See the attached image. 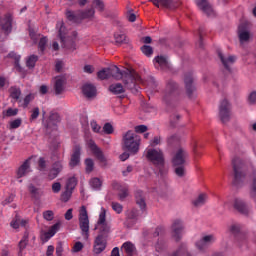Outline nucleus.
I'll list each match as a JSON object with an SVG mask.
<instances>
[{
	"label": "nucleus",
	"instance_id": "obj_1",
	"mask_svg": "<svg viewBox=\"0 0 256 256\" xmlns=\"http://www.w3.org/2000/svg\"><path fill=\"white\" fill-rule=\"evenodd\" d=\"M98 79L101 81H105V79H109L113 77L116 81L122 80L126 89H135V82L141 81V76L135 70H125L121 72V70L114 66L112 68H103L97 73Z\"/></svg>",
	"mask_w": 256,
	"mask_h": 256
},
{
	"label": "nucleus",
	"instance_id": "obj_2",
	"mask_svg": "<svg viewBox=\"0 0 256 256\" xmlns=\"http://www.w3.org/2000/svg\"><path fill=\"white\" fill-rule=\"evenodd\" d=\"M122 145L125 151H129V153L139 152V147L141 145V138L135 134L133 131H127L122 138Z\"/></svg>",
	"mask_w": 256,
	"mask_h": 256
},
{
	"label": "nucleus",
	"instance_id": "obj_3",
	"mask_svg": "<svg viewBox=\"0 0 256 256\" xmlns=\"http://www.w3.org/2000/svg\"><path fill=\"white\" fill-rule=\"evenodd\" d=\"M146 159L151 161L158 169L165 167V155L163 154V150L159 148H147Z\"/></svg>",
	"mask_w": 256,
	"mask_h": 256
},
{
	"label": "nucleus",
	"instance_id": "obj_4",
	"mask_svg": "<svg viewBox=\"0 0 256 256\" xmlns=\"http://www.w3.org/2000/svg\"><path fill=\"white\" fill-rule=\"evenodd\" d=\"M78 223L81 231V235L84 241L89 239V213L87 212V207L81 206L78 214Z\"/></svg>",
	"mask_w": 256,
	"mask_h": 256
},
{
	"label": "nucleus",
	"instance_id": "obj_5",
	"mask_svg": "<svg viewBox=\"0 0 256 256\" xmlns=\"http://www.w3.org/2000/svg\"><path fill=\"white\" fill-rule=\"evenodd\" d=\"M232 165L234 169V183L237 184L239 181H243L245 175H247V162L241 158H234Z\"/></svg>",
	"mask_w": 256,
	"mask_h": 256
},
{
	"label": "nucleus",
	"instance_id": "obj_6",
	"mask_svg": "<svg viewBox=\"0 0 256 256\" xmlns=\"http://www.w3.org/2000/svg\"><path fill=\"white\" fill-rule=\"evenodd\" d=\"M95 229L99 231L98 235H103L104 237L111 233V224L107 222V210L104 207L100 210Z\"/></svg>",
	"mask_w": 256,
	"mask_h": 256
},
{
	"label": "nucleus",
	"instance_id": "obj_7",
	"mask_svg": "<svg viewBox=\"0 0 256 256\" xmlns=\"http://www.w3.org/2000/svg\"><path fill=\"white\" fill-rule=\"evenodd\" d=\"M189 158V152L184 148H179L174 152L172 157L173 167H179V165H185V161Z\"/></svg>",
	"mask_w": 256,
	"mask_h": 256
},
{
	"label": "nucleus",
	"instance_id": "obj_8",
	"mask_svg": "<svg viewBox=\"0 0 256 256\" xmlns=\"http://www.w3.org/2000/svg\"><path fill=\"white\" fill-rule=\"evenodd\" d=\"M219 115L222 123H227L231 118V103L227 100H223L220 104Z\"/></svg>",
	"mask_w": 256,
	"mask_h": 256
},
{
	"label": "nucleus",
	"instance_id": "obj_9",
	"mask_svg": "<svg viewBox=\"0 0 256 256\" xmlns=\"http://www.w3.org/2000/svg\"><path fill=\"white\" fill-rule=\"evenodd\" d=\"M107 249V236L98 235L94 240L93 251L96 255L103 253Z\"/></svg>",
	"mask_w": 256,
	"mask_h": 256
},
{
	"label": "nucleus",
	"instance_id": "obj_10",
	"mask_svg": "<svg viewBox=\"0 0 256 256\" xmlns=\"http://www.w3.org/2000/svg\"><path fill=\"white\" fill-rule=\"evenodd\" d=\"M57 27H60L59 29V37L61 39L62 47H65L66 49H68L69 51H75L76 47H75V41L67 38L65 39V37H63V29H65V26L63 25V22H60L57 24Z\"/></svg>",
	"mask_w": 256,
	"mask_h": 256
},
{
	"label": "nucleus",
	"instance_id": "obj_11",
	"mask_svg": "<svg viewBox=\"0 0 256 256\" xmlns=\"http://www.w3.org/2000/svg\"><path fill=\"white\" fill-rule=\"evenodd\" d=\"M185 233V225L181 220H175L172 224V235L176 241H179Z\"/></svg>",
	"mask_w": 256,
	"mask_h": 256
},
{
	"label": "nucleus",
	"instance_id": "obj_12",
	"mask_svg": "<svg viewBox=\"0 0 256 256\" xmlns=\"http://www.w3.org/2000/svg\"><path fill=\"white\" fill-rule=\"evenodd\" d=\"M238 37L241 44L247 43L251 39V30H249V25L240 24L238 27Z\"/></svg>",
	"mask_w": 256,
	"mask_h": 256
},
{
	"label": "nucleus",
	"instance_id": "obj_13",
	"mask_svg": "<svg viewBox=\"0 0 256 256\" xmlns=\"http://www.w3.org/2000/svg\"><path fill=\"white\" fill-rule=\"evenodd\" d=\"M67 78L64 75L56 76L53 80L54 83V91L56 95H61L63 91H65V83Z\"/></svg>",
	"mask_w": 256,
	"mask_h": 256
},
{
	"label": "nucleus",
	"instance_id": "obj_14",
	"mask_svg": "<svg viewBox=\"0 0 256 256\" xmlns=\"http://www.w3.org/2000/svg\"><path fill=\"white\" fill-rule=\"evenodd\" d=\"M155 7H164L165 9H177L179 2L175 0H149Z\"/></svg>",
	"mask_w": 256,
	"mask_h": 256
},
{
	"label": "nucleus",
	"instance_id": "obj_15",
	"mask_svg": "<svg viewBox=\"0 0 256 256\" xmlns=\"http://www.w3.org/2000/svg\"><path fill=\"white\" fill-rule=\"evenodd\" d=\"M112 187H113L114 191L118 192V197H119L120 201H123V199H126L128 197L129 188L127 187V185H123L121 183L114 182L112 184Z\"/></svg>",
	"mask_w": 256,
	"mask_h": 256
},
{
	"label": "nucleus",
	"instance_id": "obj_16",
	"mask_svg": "<svg viewBox=\"0 0 256 256\" xmlns=\"http://www.w3.org/2000/svg\"><path fill=\"white\" fill-rule=\"evenodd\" d=\"M88 147L92 151V153L95 154L97 159H99V161H101L102 163H105L107 161V159L105 158V155H103V152L101 151V148H98L95 141L93 140L88 141Z\"/></svg>",
	"mask_w": 256,
	"mask_h": 256
},
{
	"label": "nucleus",
	"instance_id": "obj_17",
	"mask_svg": "<svg viewBox=\"0 0 256 256\" xmlns=\"http://www.w3.org/2000/svg\"><path fill=\"white\" fill-rule=\"evenodd\" d=\"M31 173V159L26 160L17 170L16 177L21 179V177H26Z\"/></svg>",
	"mask_w": 256,
	"mask_h": 256
},
{
	"label": "nucleus",
	"instance_id": "obj_18",
	"mask_svg": "<svg viewBox=\"0 0 256 256\" xmlns=\"http://www.w3.org/2000/svg\"><path fill=\"white\" fill-rule=\"evenodd\" d=\"M196 5L201 11H203V13H206L208 17H213V15H215L213 8L207 0H196Z\"/></svg>",
	"mask_w": 256,
	"mask_h": 256
},
{
	"label": "nucleus",
	"instance_id": "obj_19",
	"mask_svg": "<svg viewBox=\"0 0 256 256\" xmlns=\"http://www.w3.org/2000/svg\"><path fill=\"white\" fill-rule=\"evenodd\" d=\"M79 163H81V146H75L71 155L69 165L70 167H77Z\"/></svg>",
	"mask_w": 256,
	"mask_h": 256
},
{
	"label": "nucleus",
	"instance_id": "obj_20",
	"mask_svg": "<svg viewBox=\"0 0 256 256\" xmlns=\"http://www.w3.org/2000/svg\"><path fill=\"white\" fill-rule=\"evenodd\" d=\"M177 89V83H175L174 81H170L167 86H166V91L164 94V101L166 103L169 102V99H173L174 95L173 93H175V90Z\"/></svg>",
	"mask_w": 256,
	"mask_h": 256
},
{
	"label": "nucleus",
	"instance_id": "obj_21",
	"mask_svg": "<svg viewBox=\"0 0 256 256\" xmlns=\"http://www.w3.org/2000/svg\"><path fill=\"white\" fill-rule=\"evenodd\" d=\"M153 63L156 69H162L163 71H165V69H169V62L165 56L155 57Z\"/></svg>",
	"mask_w": 256,
	"mask_h": 256
},
{
	"label": "nucleus",
	"instance_id": "obj_22",
	"mask_svg": "<svg viewBox=\"0 0 256 256\" xmlns=\"http://www.w3.org/2000/svg\"><path fill=\"white\" fill-rule=\"evenodd\" d=\"M234 209L243 215H247V213H249V206L239 198L234 199Z\"/></svg>",
	"mask_w": 256,
	"mask_h": 256
},
{
	"label": "nucleus",
	"instance_id": "obj_23",
	"mask_svg": "<svg viewBox=\"0 0 256 256\" xmlns=\"http://www.w3.org/2000/svg\"><path fill=\"white\" fill-rule=\"evenodd\" d=\"M184 83L188 97H193V94L195 93V86H193V77L191 75L185 76Z\"/></svg>",
	"mask_w": 256,
	"mask_h": 256
},
{
	"label": "nucleus",
	"instance_id": "obj_24",
	"mask_svg": "<svg viewBox=\"0 0 256 256\" xmlns=\"http://www.w3.org/2000/svg\"><path fill=\"white\" fill-rule=\"evenodd\" d=\"M61 229V222H57L48 229L47 232H44L43 237L45 241H49L51 237H55L56 233Z\"/></svg>",
	"mask_w": 256,
	"mask_h": 256
},
{
	"label": "nucleus",
	"instance_id": "obj_25",
	"mask_svg": "<svg viewBox=\"0 0 256 256\" xmlns=\"http://www.w3.org/2000/svg\"><path fill=\"white\" fill-rule=\"evenodd\" d=\"M219 58L221 60V62L223 63L225 69H229V67H231V65H233V63H235V61H237V58L235 56H224L223 53L219 52L218 53Z\"/></svg>",
	"mask_w": 256,
	"mask_h": 256
},
{
	"label": "nucleus",
	"instance_id": "obj_26",
	"mask_svg": "<svg viewBox=\"0 0 256 256\" xmlns=\"http://www.w3.org/2000/svg\"><path fill=\"white\" fill-rule=\"evenodd\" d=\"M82 93L85 95V97L91 99V97H95V95H97V88H95L93 84H85L82 87Z\"/></svg>",
	"mask_w": 256,
	"mask_h": 256
},
{
	"label": "nucleus",
	"instance_id": "obj_27",
	"mask_svg": "<svg viewBox=\"0 0 256 256\" xmlns=\"http://www.w3.org/2000/svg\"><path fill=\"white\" fill-rule=\"evenodd\" d=\"M29 220L22 219L19 216H16L11 222L10 226L12 229H19V227H27Z\"/></svg>",
	"mask_w": 256,
	"mask_h": 256
},
{
	"label": "nucleus",
	"instance_id": "obj_28",
	"mask_svg": "<svg viewBox=\"0 0 256 256\" xmlns=\"http://www.w3.org/2000/svg\"><path fill=\"white\" fill-rule=\"evenodd\" d=\"M12 23L13 18L11 17V14H7L2 21V29L5 31V33H9L12 29Z\"/></svg>",
	"mask_w": 256,
	"mask_h": 256
},
{
	"label": "nucleus",
	"instance_id": "obj_29",
	"mask_svg": "<svg viewBox=\"0 0 256 256\" xmlns=\"http://www.w3.org/2000/svg\"><path fill=\"white\" fill-rule=\"evenodd\" d=\"M122 251L126 253L128 256H133L134 253H136L137 248H135V244L131 242H125L122 245Z\"/></svg>",
	"mask_w": 256,
	"mask_h": 256
},
{
	"label": "nucleus",
	"instance_id": "obj_30",
	"mask_svg": "<svg viewBox=\"0 0 256 256\" xmlns=\"http://www.w3.org/2000/svg\"><path fill=\"white\" fill-rule=\"evenodd\" d=\"M252 184L250 185V196L256 201V171L252 170L251 172Z\"/></svg>",
	"mask_w": 256,
	"mask_h": 256
},
{
	"label": "nucleus",
	"instance_id": "obj_31",
	"mask_svg": "<svg viewBox=\"0 0 256 256\" xmlns=\"http://www.w3.org/2000/svg\"><path fill=\"white\" fill-rule=\"evenodd\" d=\"M109 91L114 95H121V93H125V88L120 83H117L110 85Z\"/></svg>",
	"mask_w": 256,
	"mask_h": 256
},
{
	"label": "nucleus",
	"instance_id": "obj_32",
	"mask_svg": "<svg viewBox=\"0 0 256 256\" xmlns=\"http://www.w3.org/2000/svg\"><path fill=\"white\" fill-rule=\"evenodd\" d=\"M192 203L194 207H203V204L207 203V194H200Z\"/></svg>",
	"mask_w": 256,
	"mask_h": 256
},
{
	"label": "nucleus",
	"instance_id": "obj_33",
	"mask_svg": "<svg viewBox=\"0 0 256 256\" xmlns=\"http://www.w3.org/2000/svg\"><path fill=\"white\" fill-rule=\"evenodd\" d=\"M136 203L140 207L141 211H146L147 203L145 202V198L141 195V192L136 194Z\"/></svg>",
	"mask_w": 256,
	"mask_h": 256
},
{
	"label": "nucleus",
	"instance_id": "obj_34",
	"mask_svg": "<svg viewBox=\"0 0 256 256\" xmlns=\"http://www.w3.org/2000/svg\"><path fill=\"white\" fill-rule=\"evenodd\" d=\"M195 247L200 253H205V250L209 247L203 237L195 242Z\"/></svg>",
	"mask_w": 256,
	"mask_h": 256
},
{
	"label": "nucleus",
	"instance_id": "obj_35",
	"mask_svg": "<svg viewBox=\"0 0 256 256\" xmlns=\"http://www.w3.org/2000/svg\"><path fill=\"white\" fill-rule=\"evenodd\" d=\"M37 61H39V57L37 55H30L27 59H26V66L29 69H33V67H35V63H37Z\"/></svg>",
	"mask_w": 256,
	"mask_h": 256
},
{
	"label": "nucleus",
	"instance_id": "obj_36",
	"mask_svg": "<svg viewBox=\"0 0 256 256\" xmlns=\"http://www.w3.org/2000/svg\"><path fill=\"white\" fill-rule=\"evenodd\" d=\"M103 185V182L99 178H92L90 180V187L94 189V191H99L101 189V186Z\"/></svg>",
	"mask_w": 256,
	"mask_h": 256
},
{
	"label": "nucleus",
	"instance_id": "obj_37",
	"mask_svg": "<svg viewBox=\"0 0 256 256\" xmlns=\"http://www.w3.org/2000/svg\"><path fill=\"white\" fill-rule=\"evenodd\" d=\"M202 239H204L208 247L209 245H213V243L217 241V237L215 236V234H205L202 236Z\"/></svg>",
	"mask_w": 256,
	"mask_h": 256
},
{
	"label": "nucleus",
	"instance_id": "obj_38",
	"mask_svg": "<svg viewBox=\"0 0 256 256\" xmlns=\"http://www.w3.org/2000/svg\"><path fill=\"white\" fill-rule=\"evenodd\" d=\"M10 97L12 99H15L16 101H19V99L21 98V89H19L17 87H11L10 88Z\"/></svg>",
	"mask_w": 256,
	"mask_h": 256
},
{
	"label": "nucleus",
	"instance_id": "obj_39",
	"mask_svg": "<svg viewBox=\"0 0 256 256\" xmlns=\"http://www.w3.org/2000/svg\"><path fill=\"white\" fill-rule=\"evenodd\" d=\"M23 123V120L21 118H17L14 120H11L8 124V129H19L21 127V124Z\"/></svg>",
	"mask_w": 256,
	"mask_h": 256
},
{
	"label": "nucleus",
	"instance_id": "obj_40",
	"mask_svg": "<svg viewBox=\"0 0 256 256\" xmlns=\"http://www.w3.org/2000/svg\"><path fill=\"white\" fill-rule=\"evenodd\" d=\"M77 187V178L71 177L67 180L65 189H68L69 191H73Z\"/></svg>",
	"mask_w": 256,
	"mask_h": 256
},
{
	"label": "nucleus",
	"instance_id": "obj_41",
	"mask_svg": "<svg viewBox=\"0 0 256 256\" xmlns=\"http://www.w3.org/2000/svg\"><path fill=\"white\" fill-rule=\"evenodd\" d=\"M72 195H73V191L65 188V191L62 192L60 199L64 203H67V201H69V199H71Z\"/></svg>",
	"mask_w": 256,
	"mask_h": 256
},
{
	"label": "nucleus",
	"instance_id": "obj_42",
	"mask_svg": "<svg viewBox=\"0 0 256 256\" xmlns=\"http://www.w3.org/2000/svg\"><path fill=\"white\" fill-rule=\"evenodd\" d=\"M19 113V109L17 108H8L7 110H5L3 112V116L4 117H15L16 115H18Z\"/></svg>",
	"mask_w": 256,
	"mask_h": 256
},
{
	"label": "nucleus",
	"instance_id": "obj_43",
	"mask_svg": "<svg viewBox=\"0 0 256 256\" xmlns=\"http://www.w3.org/2000/svg\"><path fill=\"white\" fill-rule=\"evenodd\" d=\"M90 127L94 133H99L100 135L103 134V131L101 129V125L97 124V121L92 120L90 122Z\"/></svg>",
	"mask_w": 256,
	"mask_h": 256
},
{
	"label": "nucleus",
	"instance_id": "obj_44",
	"mask_svg": "<svg viewBox=\"0 0 256 256\" xmlns=\"http://www.w3.org/2000/svg\"><path fill=\"white\" fill-rule=\"evenodd\" d=\"M83 247H85V245H83V242L77 241V242L74 243L71 251L73 253H80V251H83Z\"/></svg>",
	"mask_w": 256,
	"mask_h": 256
},
{
	"label": "nucleus",
	"instance_id": "obj_45",
	"mask_svg": "<svg viewBox=\"0 0 256 256\" xmlns=\"http://www.w3.org/2000/svg\"><path fill=\"white\" fill-rule=\"evenodd\" d=\"M174 172L177 175V177H184L185 176V166L184 165L174 166Z\"/></svg>",
	"mask_w": 256,
	"mask_h": 256
},
{
	"label": "nucleus",
	"instance_id": "obj_46",
	"mask_svg": "<svg viewBox=\"0 0 256 256\" xmlns=\"http://www.w3.org/2000/svg\"><path fill=\"white\" fill-rule=\"evenodd\" d=\"M85 165H86V172L91 173L95 167V163L91 158H87L85 160Z\"/></svg>",
	"mask_w": 256,
	"mask_h": 256
},
{
	"label": "nucleus",
	"instance_id": "obj_47",
	"mask_svg": "<svg viewBox=\"0 0 256 256\" xmlns=\"http://www.w3.org/2000/svg\"><path fill=\"white\" fill-rule=\"evenodd\" d=\"M126 215L128 219H137V217H139V210L137 209L128 210L126 212Z\"/></svg>",
	"mask_w": 256,
	"mask_h": 256
},
{
	"label": "nucleus",
	"instance_id": "obj_48",
	"mask_svg": "<svg viewBox=\"0 0 256 256\" xmlns=\"http://www.w3.org/2000/svg\"><path fill=\"white\" fill-rule=\"evenodd\" d=\"M112 209L113 211H115V213H117L118 215L123 213V205H121L118 202H112Z\"/></svg>",
	"mask_w": 256,
	"mask_h": 256
},
{
	"label": "nucleus",
	"instance_id": "obj_49",
	"mask_svg": "<svg viewBox=\"0 0 256 256\" xmlns=\"http://www.w3.org/2000/svg\"><path fill=\"white\" fill-rule=\"evenodd\" d=\"M141 51L147 57H151V55H153V48L151 46L144 45L141 47Z\"/></svg>",
	"mask_w": 256,
	"mask_h": 256
},
{
	"label": "nucleus",
	"instance_id": "obj_50",
	"mask_svg": "<svg viewBox=\"0 0 256 256\" xmlns=\"http://www.w3.org/2000/svg\"><path fill=\"white\" fill-rule=\"evenodd\" d=\"M33 99H35V94H28L23 100L22 107H24V109L28 107L29 103L33 101Z\"/></svg>",
	"mask_w": 256,
	"mask_h": 256
},
{
	"label": "nucleus",
	"instance_id": "obj_51",
	"mask_svg": "<svg viewBox=\"0 0 256 256\" xmlns=\"http://www.w3.org/2000/svg\"><path fill=\"white\" fill-rule=\"evenodd\" d=\"M43 218L46 221H53V219H55V213H53L51 210L45 211L43 212Z\"/></svg>",
	"mask_w": 256,
	"mask_h": 256
},
{
	"label": "nucleus",
	"instance_id": "obj_52",
	"mask_svg": "<svg viewBox=\"0 0 256 256\" xmlns=\"http://www.w3.org/2000/svg\"><path fill=\"white\" fill-rule=\"evenodd\" d=\"M102 133H105L106 135H111V133H113V125H111V123L104 124Z\"/></svg>",
	"mask_w": 256,
	"mask_h": 256
},
{
	"label": "nucleus",
	"instance_id": "obj_53",
	"mask_svg": "<svg viewBox=\"0 0 256 256\" xmlns=\"http://www.w3.org/2000/svg\"><path fill=\"white\" fill-rule=\"evenodd\" d=\"M228 231L235 235L241 231V226L239 224H232L228 227Z\"/></svg>",
	"mask_w": 256,
	"mask_h": 256
},
{
	"label": "nucleus",
	"instance_id": "obj_54",
	"mask_svg": "<svg viewBox=\"0 0 256 256\" xmlns=\"http://www.w3.org/2000/svg\"><path fill=\"white\" fill-rule=\"evenodd\" d=\"M14 199H15V195L10 194L3 199L2 205H9V203H13Z\"/></svg>",
	"mask_w": 256,
	"mask_h": 256
},
{
	"label": "nucleus",
	"instance_id": "obj_55",
	"mask_svg": "<svg viewBox=\"0 0 256 256\" xmlns=\"http://www.w3.org/2000/svg\"><path fill=\"white\" fill-rule=\"evenodd\" d=\"M93 5L98 11H103V9H105V4H103V1L101 0H95Z\"/></svg>",
	"mask_w": 256,
	"mask_h": 256
},
{
	"label": "nucleus",
	"instance_id": "obj_56",
	"mask_svg": "<svg viewBox=\"0 0 256 256\" xmlns=\"http://www.w3.org/2000/svg\"><path fill=\"white\" fill-rule=\"evenodd\" d=\"M46 46H47V38L43 37L39 41L38 48L43 52L45 51Z\"/></svg>",
	"mask_w": 256,
	"mask_h": 256
},
{
	"label": "nucleus",
	"instance_id": "obj_57",
	"mask_svg": "<svg viewBox=\"0 0 256 256\" xmlns=\"http://www.w3.org/2000/svg\"><path fill=\"white\" fill-rule=\"evenodd\" d=\"M37 117H39V108L38 107L32 109L30 121H35V119H37Z\"/></svg>",
	"mask_w": 256,
	"mask_h": 256
},
{
	"label": "nucleus",
	"instance_id": "obj_58",
	"mask_svg": "<svg viewBox=\"0 0 256 256\" xmlns=\"http://www.w3.org/2000/svg\"><path fill=\"white\" fill-rule=\"evenodd\" d=\"M93 15H95V10L90 9V10L84 12L82 17H83V19H91V17H93Z\"/></svg>",
	"mask_w": 256,
	"mask_h": 256
},
{
	"label": "nucleus",
	"instance_id": "obj_59",
	"mask_svg": "<svg viewBox=\"0 0 256 256\" xmlns=\"http://www.w3.org/2000/svg\"><path fill=\"white\" fill-rule=\"evenodd\" d=\"M28 191H30V193H31V195H33V197H37L39 195V190L36 187H34L32 184L29 185Z\"/></svg>",
	"mask_w": 256,
	"mask_h": 256
},
{
	"label": "nucleus",
	"instance_id": "obj_60",
	"mask_svg": "<svg viewBox=\"0 0 256 256\" xmlns=\"http://www.w3.org/2000/svg\"><path fill=\"white\" fill-rule=\"evenodd\" d=\"M133 172V166L128 165L124 170H122L123 177H128L130 173Z\"/></svg>",
	"mask_w": 256,
	"mask_h": 256
},
{
	"label": "nucleus",
	"instance_id": "obj_61",
	"mask_svg": "<svg viewBox=\"0 0 256 256\" xmlns=\"http://www.w3.org/2000/svg\"><path fill=\"white\" fill-rule=\"evenodd\" d=\"M57 175H59V170H55V168H52L49 172L48 177L50 180H53L57 177Z\"/></svg>",
	"mask_w": 256,
	"mask_h": 256
},
{
	"label": "nucleus",
	"instance_id": "obj_62",
	"mask_svg": "<svg viewBox=\"0 0 256 256\" xmlns=\"http://www.w3.org/2000/svg\"><path fill=\"white\" fill-rule=\"evenodd\" d=\"M52 191H53V193H59V191H61V183H59V182L53 183Z\"/></svg>",
	"mask_w": 256,
	"mask_h": 256
},
{
	"label": "nucleus",
	"instance_id": "obj_63",
	"mask_svg": "<svg viewBox=\"0 0 256 256\" xmlns=\"http://www.w3.org/2000/svg\"><path fill=\"white\" fill-rule=\"evenodd\" d=\"M114 37H115L116 43H123L125 41L124 34H115Z\"/></svg>",
	"mask_w": 256,
	"mask_h": 256
},
{
	"label": "nucleus",
	"instance_id": "obj_64",
	"mask_svg": "<svg viewBox=\"0 0 256 256\" xmlns=\"http://www.w3.org/2000/svg\"><path fill=\"white\" fill-rule=\"evenodd\" d=\"M136 133H145L147 131V126L146 125H138L135 127Z\"/></svg>",
	"mask_w": 256,
	"mask_h": 256
}]
</instances>
